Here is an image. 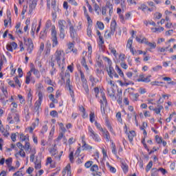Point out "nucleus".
<instances>
[{
	"instance_id": "2f4dec72",
	"label": "nucleus",
	"mask_w": 176,
	"mask_h": 176,
	"mask_svg": "<svg viewBox=\"0 0 176 176\" xmlns=\"http://www.w3.org/2000/svg\"><path fill=\"white\" fill-rule=\"evenodd\" d=\"M31 72H28L26 75V80L25 83L26 85H30V82H31V80L32 79V77H31Z\"/></svg>"
},
{
	"instance_id": "6e6552de",
	"label": "nucleus",
	"mask_w": 176,
	"mask_h": 176,
	"mask_svg": "<svg viewBox=\"0 0 176 176\" xmlns=\"http://www.w3.org/2000/svg\"><path fill=\"white\" fill-rule=\"evenodd\" d=\"M38 99L34 103V111L39 113V108H41V105H42V101L43 100V93L42 91H39L38 94Z\"/></svg>"
},
{
	"instance_id": "39448f33",
	"label": "nucleus",
	"mask_w": 176,
	"mask_h": 176,
	"mask_svg": "<svg viewBox=\"0 0 176 176\" xmlns=\"http://www.w3.org/2000/svg\"><path fill=\"white\" fill-rule=\"evenodd\" d=\"M70 76H71V74H69V72H66L65 74V76L62 77V80H64V81L66 80V86H67L69 89V94L71 97L74 98V97H75V95L74 94V87L71 85V80L69 79Z\"/></svg>"
},
{
	"instance_id": "393cba45",
	"label": "nucleus",
	"mask_w": 176,
	"mask_h": 176,
	"mask_svg": "<svg viewBox=\"0 0 176 176\" xmlns=\"http://www.w3.org/2000/svg\"><path fill=\"white\" fill-rule=\"evenodd\" d=\"M20 141L21 142H30V135H24L21 133L20 135Z\"/></svg>"
},
{
	"instance_id": "4c0bfd02",
	"label": "nucleus",
	"mask_w": 176,
	"mask_h": 176,
	"mask_svg": "<svg viewBox=\"0 0 176 176\" xmlns=\"http://www.w3.org/2000/svg\"><path fill=\"white\" fill-rule=\"evenodd\" d=\"M94 8L95 12H96L98 14H100V12H101V8H100V6L95 3L94 5Z\"/></svg>"
},
{
	"instance_id": "7ed1b4c3",
	"label": "nucleus",
	"mask_w": 176,
	"mask_h": 176,
	"mask_svg": "<svg viewBox=\"0 0 176 176\" xmlns=\"http://www.w3.org/2000/svg\"><path fill=\"white\" fill-rule=\"evenodd\" d=\"M54 56L59 68L64 69V64H65V53H64V51L58 50Z\"/></svg>"
},
{
	"instance_id": "09e8293b",
	"label": "nucleus",
	"mask_w": 176,
	"mask_h": 176,
	"mask_svg": "<svg viewBox=\"0 0 176 176\" xmlns=\"http://www.w3.org/2000/svg\"><path fill=\"white\" fill-rule=\"evenodd\" d=\"M132 45H133V39L129 38L126 43V47H128V49H131Z\"/></svg>"
},
{
	"instance_id": "338daca9",
	"label": "nucleus",
	"mask_w": 176,
	"mask_h": 176,
	"mask_svg": "<svg viewBox=\"0 0 176 176\" xmlns=\"http://www.w3.org/2000/svg\"><path fill=\"white\" fill-rule=\"evenodd\" d=\"M98 28L100 30H104V23L102 22L98 21L97 22Z\"/></svg>"
},
{
	"instance_id": "f8f14e48",
	"label": "nucleus",
	"mask_w": 176,
	"mask_h": 176,
	"mask_svg": "<svg viewBox=\"0 0 176 176\" xmlns=\"http://www.w3.org/2000/svg\"><path fill=\"white\" fill-rule=\"evenodd\" d=\"M67 24L69 25L70 36L73 39H75V38H76V30H75V28L72 24V22L71 21V20L69 19L67 20Z\"/></svg>"
},
{
	"instance_id": "4be33fe9",
	"label": "nucleus",
	"mask_w": 176,
	"mask_h": 176,
	"mask_svg": "<svg viewBox=\"0 0 176 176\" xmlns=\"http://www.w3.org/2000/svg\"><path fill=\"white\" fill-rule=\"evenodd\" d=\"M102 133L107 142H109V140H111V135L109 134V132L107 129H104Z\"/></svg>"
},
{
	"instance_id": "603ef678",
	"label": "nucleus",
	"mask_w": 176,
	"mask_h": 176,
	"mask_svg": "<svg viewBox=\"0 0 176 176\" xmlns=\"http://www.w3.org/2000/svg\"><path fill=\"white\" fill-rule=\"evenodd\" d=\"M60 31V34H59V36L60 39H64V38H65V30H59Z\"/></svg>"
},
{
	"instance_id": "de8ad7c7",
	"label": "nucleus",
	"mask_w": 176,
	"mask_h": 176,
	"mask_svg": "<svg viewBox=\"0 0 176 176\" xmlns=\"http://www.w3.org/2000/svg\"><path fill=\"white\" fill-rule=\"evenodd\" d=\"M147 46H148L151 49H155L156 48V43H147Z\"/></svg>"
},
{
	"instance_id": "9b49d317",
	"label": "nucleus",
	"mask_w": 176,
	"mask_h": 176,
	"mask_svg": "<svg viewBox=\"0 0 176 176\" xmlns=\"http://www.w3.org/2000/svg\"><path fill=\"white\" fill-rule=\"evenodd\" d=\"M25 45L26 46V50L31 54L32 50H34V43L31 38L24 39Z\"/></svg>"
},
{
	"instance_id": "c03bdc74",
	"label": "nucleus",
	"mask_w": 176,
	"mask_h": 176,
	"mask_svg": "<svg viewBox=\"0 0 176 176\" xmlns=\"http://www.w3.org/2000/svg\"><path fill=\"white\" fill-rule=\"evenodd\" d=\"M46 47H47L46 54H50V47H52V44L50 43V41H48L47 42Z\"/></svg>"
},
{
	"instance_id": "bb28decb",
	"label": "nucleus",
	"mask_w": 176,
	"mask_h": 176,
	"mask_svg": "<svg viewBox=\"0 0 176 176\" xmlns=\"http://www.w3.org/2000/svg\"><path fill=\"white\" fill-rule=\"evenodd\" d=\"M138 10H142L144 13L148 14V6L145 4H142L140 7H138Z\"/></svg>"
},
{
	"instance_id": "412c9836",
	"label": "nucleus",
	"mask_w": 176,
	"mask_h": 176,
	"mask_svg": "<svg viewBox=\"0 0 176 176\" xmlns=\"http://www.w3.org/2000/svg\"><path fill=\"white\" fill-rule=\"evenodd\" d=\"M30 74L31 72H33L34 75H35V76H36V78H40V75H39V70L36 69L35 68V66L34 65V64L31 65V69L30 71Z\"/></svg>"
},
{
	"instance_id": "9d476101",
	"label": "nucleus",
	"mask_w": 176,
	"mask_h": 176,
	"mask_svg": "<svg viewBox=\"0 0 176 176\" xmlns=\"http://www.w3.org/2000/svg\"><path fill=\"white\" fill-rule=\"evenodd\" d=\"M80 75L81 82L82 83V87L84 88L86 94H89V85H87V80L86 79V77H85V74H83V72L80 71Z\"/></svg>"
},
{
	"instance_id": "8fccbe9b",
	"label": "nucleus",
	"mask_w": 176,
	"mask_h": 176,
	"mask_svg": "<svg viewBox=\"0 0 176 176\" xmlns=\"http://www.w3.org/2000/svg\"><path fill=\"white\" fill-rule=\"evenodd\" d=\"M95 126L98 130H100V131H102L104 129H102V126H101V124L98 123L97 121L95 122Z\"/></svg>"
},
{
	"instance_id": "b1692460",
	"label": "nucleus",
	"mask_w": 176,
	"mask_h": 176,
	"mask_svg": "<svg viewBox=\"0 0 176 176\" xmlns=\"http://www.w3.org/2000/svg\"><path fill=\"white\" fill-rule=\"evenodd\" d=\"M28 104L30 108H32V93L31 92V89H30L28 94Z\"/></svg>"
},
{
	"instance_id": "3c124183",
	"label": "nucleus",
	"mask_w": 176,
	"mask_h": 176,
	"mask_svg": "<svg viewBox=\"0 0 176 176\" xmlns=\"http://www.w3.org/2000/svg\"><path fill=\"white\" fill-rule=\"evenodd\" d=\"M35 30H36V23H34L32 24L31 34L34 35L35 34Z\"/></svg>"
},
{
	"instance_id": "680f3d73",
	"label": "nucleus",
	"mask_w": 176,
	"mask_h": 176,
	"mask_svg": "<svg viewBox=\"0 0 176 176\" xmlns=\"http://www.w3.org/2000/svg\"><path fill=\"white\" fill-rule=\"evenodd\" d=\"M155 141H156V142H157L158 144H162V142H163V138L159 137V135H156V136H155Z\"/></svg>"
},
{
	"instance_id": "c9c22d12",
	"label": "nucleus",
	"mask_w": 176,
	"mask_h": 176,
	"mask_svg": "<svg viewBox=\"0 0 176 176\" xmlns=\"http://www.w3.org/2000/svg\"><path fill=\"white\" fill-rule=\"evenodd\" d=\"M162 80L168 82V85H174V81L170 77H164Z\"/></svg>"
},
{
	"instance_id": "cd10ccee",
	"label": "nucleus",
	"mask_w": 176,
	"mask_h": 176,
	"mask_svg": "<svg viewBox=\"0 0 176 176\" xmlns=\"http://www.w3.org/2000/svg\"><path fill=\"white\" fill-rule=\"evenodd\" d=\"M116 118L119 123L123 124V120L122 119V113H120V111H118L116 113Z\"/></svg>"
},
{
	"instance_id": "423d86ee",
	"label": "nucleus",
	"mask_w": 176,
	"mask_h": 176,
	"mask_svg": "<svg viewBox=\"0 0 176 176\" xmlns=\"http://www.w3.org/2000/svg\"><path fill=\"white\" fill-rule=\"evenodd\" d=\"M118 28V24L116 23V21H113L111 23L110 30H106L104 33V38L106 39H109L111 36L115 35V31Z\"/></svg>"
},
{
	"instance_id": "49530a36",
	"label": "nucleus",
	"mask_w": 176,
	"mask_h": 176,
	"mask_svg": "<svg viewBox=\"0 0 176 176\" xmlns=\"http://www.w3.org/2000/svg\"><path fill=\"white\" fill-rule=\"evenodd\" d=\"M51 5H52V8L54 9V10L55 12L57 11V10H58V8H57V5L56 4V0H53V1H52Z\"/></svg>"
},
{
	"instance_id": "bf43d9fd",
	"label": "nucleus",
	"mask_w": 176,
	"mask_h": 176,
	"mask_svg": "<svg viewBox=\"0 0 176 176\" xmlns=\"http://www.w3.org/2000/svg\"><path fill=\"white\" fill-rule=\"evenodd\" d=\"M168 47H170V45L166 47H159L158 51L161 53H164V52H167V49H168Z\"/></svg>"
},
{
	"instance_id": "f3484780",
	"label": "nucleus",
	"mask_w": 176,
	"mask_h": 176,
	"mask_svg": "<svg viewBox=\"0 0 176 176\" xmlns=\"http://www.w3.org/2000/svg\"><path fill=\"white\" fill-rule=\"evenodd\" d=\"M151 78H152L151 75H148L145 77L144 75H140L138 79V82H144L145 83H149L151 82Z\"/></svg>"
},
{
	"instance_id": "dca6fc26",
	"label": "nucleus",
	"mask_w": 176,
	"mask_h": 176,
	"mask_svg": "<svg viewBox=\"0 0 176 176\" xmlns=\"http://www.w3.org/2000/svg\"><path fill=\"white\" fill-rule=\"evenodd\" d=\"M63 176H65L67 174V176H72V171L71 170V164H68L66 167L63 169L62 171Z\"/></svg>"
},
{
	"instance_id": "72a5a7b5",
	"label": "nucleus",
	"mask_w": 176,
	"mask_h": 176,
	"mask_svg": "<svg viewBox=\"0 0 176 176\" xmlns=\"http://www.w3.org/2000/svg\"><path fill=\"white\" fill-rule=\"evenodd\" d=\"M82 148H83V151H89L90 149H93V147L87 144L86 142H84V143H82Z\"/></svg>"
},
{
	"instance_id": "774afa93",
	"label": "nucleus",
	"mask_w": 176,
	"mask_h": 176,
	"mask_svg": "<svg viewBox=\"0 0 176 176\" xmlns=\"http://www.w3.org/2000/svg\"><path fill=\"white\" fill-rule=\"evenodd\" d=\"M69 159L71 162V163H74V152L72 151L69 155Z\"/></svg>"
},
{
	"instance_id": "c85d7f7f",
	"label": "nucleus",
	"mask_w": 176,
	"mask_h": 176,
	"mask_svg": "<svg viewBox=\"0 0 176 176\" xmlns=\"http://www.w3.org/2000/svg\"><path fill=\"white\" fill-rule=\"evenodd\" d=\"M163 106L162 105H157V107L155 108L154 111L157 115H160L162 116V114H160V112L162 111V109H163Z\"/></svg>"
},
{
	"instance_id": "6ab92c4d",
	"label": "nucleus",
	"mask_w": 176,
	"mask_h": 176,
	"mask_svg": "<svg viewBox=\"0 0 176 176\" xmlns=\"http://www.w3.org/2000/svg\"><path fill=\"white\" fill-rule=\"evenodd\" d=\"M0 131L3 134V137L8 138L9 137V132L5 128H3V125H2V121L0 120Z\"/></svg>"
},
{
	"instance_id": "4468645a",
	"label": "nucleus",
	"mask_w": 176,
	"mask_h": 176,
	"mask_svg": "<svg viewBox=\"0 0 176 176\" xmlns=\"http://www.w3.org/2000/svg\"><path fill=\"white\" fill-rule=\"evenodd\" d=\"M87 54V52H82V59L81 60V65H82V67H84V68L86 71V73L89 74L90 69H89V66H87V64L86 63V58H85V56Z\"/></svg>"
},
{
	"instance_id": "6e6d98bb",
	"label": "nucleus",
	"mask_w": 176,
	"mask_h": 176,
	"mask_svg": "<svg viewBox=\"0 0 176 176\" xmlns=\"http://www.w3.org/2000/svg\"><path fill=\"white\" fill-rule=\"evenodd\" d=\"M46 38V30L42 31L40 33V38L45 39Z\"/></svg>"
},
{
	"instance_id": "2eb2a0df",
	"label": "nucleus",
	"mask_w": 176,
	"mask_h": 176,
	"mask_svg": "<svg viewBox=\"0 0 176 176\" xmlns=\"http://www.w3.org/2000/svg\"><path fill=\"white\" fill-rule=\"evenodd\" d=\"M107 71L110 78H113V76L115 78H119V76L118 75V74H116V72H115V69H113V67H112V65L109 66Z\"/></svg>"
},
{
	"instance_id": "a18cd8bd",
	"label": "nucleus",
	"mask_w": 176,
	"mask_h": 176,
	"mask_svg": "<svg viewBox=\"0 0 176 176\" xmlns=\"http://www.w3.org/2000/svg\"><path fill=\"white\" fill-rule=\"evenodd\" d=\"M152 166H153V162L150 161L146 168V173H148V171H149L151 168H152Z\"/></svg>"
},
{
	"instance_id": "69168bd1",
	"label": "nucleus",
	"mask_w": 176,
	"mask_h": 176,
	"mask_svg": "<svg viewBox=\"0 0 176 176\" xmlns=\"http://www.w3.org/2000/svg\"><path fill=\"white\" fill-rule=\"evenodd\" d=\"M91 171H94V173L98 171V166L96 164L92 166V167L91 168Z\"/></svg>"
},
{
	"instance_id": "e2e57ef3",
	"label": "nucleus",
	"mask_w": 176,
	"mask_h": 176,
	"mask_svg": "<svg viewBox=\"0 0 176 176\" xmlns=\"http://www.w3.org/2000/svg\"><path fill=\"white\" fill-rule=\"evenodd\" d=\"M140 97V94H133L132 98L133 101H138V98Z\"/></svg>"
},
{
	"instance_id": "58836bf2",
	"label": "nucleus",
	"mask_w": 176,
	"mask_h": 176,
	"mask_svg": "<svg viewBox=\"0 0 176 176\" xmlns=\"http://www.w3.org/2000/svg\"><path fill=\"white\" fill-rule=\"evenodd\" d=\"M95 119H96V114L94 113V112L91 111V113L89 114V120H90L91 123H94Z\"/></svg>"
},
{
	"instance_id": "79ce46f5",
	"label": "nucleus",
	"mask_w": 176,
	"mask_h": 176,
	"mask_svg": "<svg viewBox=\"0 0 176 176\" xmlns=\"http://www.w3.org/2000/svg\"><path fill=\"white\" fill-rule=\"evenodd\" d=\"M153 32H162V31H164V28L163 27H160V28H152L151 29Z\"/></svg>"
},
{
	"instance_id": "e433bc0d",
	"label": "nucleus",
	"mask_w": 176,
	"mask_h": 176,
	"mask_svg": "<svg viewBox=\"0 0 176 176\" xmlns=\"http://www.w3.org/2000/svg\"><path fill=\"white\" fill-rule=\"evenodd\" d=\"M116 71L118 72V75H120V76H121L122 78L124 76V74L123 73V71H122V69H120V67H119V66L118 65L116 66Z\"/></svg>"
},
{
	"instance_id": "473e14b6",
	"label": "nucleus",
	"mask_w": 176,
	"mask_h": 176,
	"mask_svg": "<svg viewBox=\"0 0 176 176\" xmlns=\"http://www.w3.org/2000/svg\"><path fill=\"white\" fill-rule=\"evenodd\" d=\"M23 149H25V152H30V150L31 149V144H30V142H26L25 143Z\"/></svg>"
},
{
	"instance_id": "0eeeda50",
	"label": "nucleus",
	"mask_w": 176,
	"mask_h": 176,
	"mask_svg": "<svg viewBox=\"0 0 176 176\" xmlns=\"http://www.w3.org/2000/svg\"><path fill=\"white\" fill-rule=\"evenodd\" d=\"M88 135L96 142H100V141H101V138H100L98 134H97V133H96V131H94L93 128H91L90 126H88Z\"/></svg>"
},
{
	"instance_id": "a211bd4d",
	"label": "nucleus",
	"mask_w": 176,
	"mask_h": 176,
	"mask_svg": "<svg viewBox=\"0 0 176 176\" xmlns=\"http://www.w3.org/2000/svg\"><path fill=\"white\" fill-rule=\"evenodd\" d=\"M58 27L59 30H65V27H67V21L65 20H59L58 22Z\"/></svg>"
},
{
	"instance_id": "f704fd0d",
	"label": "nucleus",
	"mask_w": 176,
	"mask_h": 176,
	"mask_svg": "<svg viewBox=\"0 0 176 176\" xmlns=\"http://www.w3.org/2000/svg\"><path fill=\"white\" fill-rule=\"evenodd\" d=\"M74 43H69L68 44V52H73V53H76V50H74Z\"/></svg>"
},
{
	"instance_id": "c756f323",
	"label": "nucleus",
	"mask_w": 176,
	"mask_h": 176,
	"mask_svg": "<svg viewBox=\"0 0 176 176\" xmlns=\"http://www.w3.org/2000/svg\"><path fill=\"white\" fill-rule=\"evenodd\" d=\"M15 156L16 157H19V156H21V157H25V152H24V149L20 150L15 154Z\"/></svg>"
},
{
	"instance_id": "7c9ffc66",
	"label": "nucleus",
	"mask_w": 176,
	"mask_h": 176,
	"mask_svg": "<svg viewBox=\"0 0 176 176\" xmlns=\"http://www.w3.org/2000/svg\"><path fill=\"white\" fill-rule=\"evenodd\" d=\"M135 137V131H130L129 134L128 135V138L130 141V142H133V138Z\"/></svg>"
},
{
	"instance_id": "20e7f679",
	"label": "nucleus",
	"mask_w": 176,
	"mask_h": 176,
	"mask_svg": "<svg viewBox=\"0 0 176 176\" xmlns=\"http://www.w3.org/2000/svg\"><path fill=\"white\" fill-rule=\"evenodd\" d=\"M12 113L10 114H8V116L7 118V120L10 124H17L19 122H20V116L16 112V109H12Z\"/></svg>"
},
{
	"instance_id": "052dcab7",
	"label": "nucleus",
	"mask_w": 176,
	"mask_h": 176,
	"mask_svg": "<svg viewBox=\"0 0 176 176\" xmlns=\"http://www.w3.org/2000/svg\"><path fill=\"white\" fill-rule=\"evenodd\" d=\"M162 68H163L162 66L157 65V66L153 67V71H154V72H157L160 71V69H162Z\"/></svg>"
},
{
	"instance_id": "ddd939ff",
	"label": "nucleus",
	"mask_w": 176,
	"mask_h": 176,
	"mask_svg": "<svg viewBox=\"0 0 176 176\" xmlns=\"http://www.w3.org/2000/svg\"><path fill=\"white\" fill-rule=\"evenodd\" d=\"M50 153H51L52 156H53L54 157V159H56V160H58L59 162V160H60V159H61V156L63 155V151H61L58 154V151H57V150L54 147V148H51Z\"/></svg>"
},
{
	"instance_id": "864d4df0",
	"label": "nucleus",
	"mask_w": 176,
	"mask_h": 176,
	"mask_svg": "<svg viewBox=\"0 0 176 176\" xmlns=\"http://www.w3.org/2000/svg\"><path fill=\"white\" fill-rule=\"evenodd\" d=\"M18 98H19V101L21 104H25V99H24V97H23V96L19 94Z\"/></svg>"
},
{
	"instance_id": "aec40b11",
	"label": "nucleus",
	"mask_w": 176,
	"mask_h": 176,
	"mask_svg": "<svg viewBox=\"0 0 176 176\" xmlns=\"http://www.w3.org/2000/svg\"><path fill=\"white\" fill-rule=\"evenodd\" d=\"M38 2V0H31L29 4L30 10L29 12L31 13L32 12V10L36 8V3Z\"/></svg>"
},
{
	"instance_id": "f257e3e1",
	"label": "nucleus",
	"mask_w": 176,
	"mask_h": 176,
	"mask_svg": "<svg viewBox=\"0 0 176 176\" xmlns=\"http://www.w3.org/2000/svg\"><path fill=\"white\" fill-rule=\"evenodd\" d=\"M51 30V39L52 42V47H56L58 45V40L57 39V30H56V26L52 25L50 21H47L45 23V31L47 30Z\"/></svg>"
},
{
	"instance_id": "5701e85b",
	"label": "nucleus",
	"mask_w": 176,
	"mask_h": 176,
	"mask_svg": "<svg viewBox=\"0 0 176 176\" xmlns=\"http://www.w3.org/2000/svg\"><path fill=\"white\" fill-rule=\"evenodd\" d=\"M122 93H123V90L122 89H118L116 98H117V101H118V104H122Z\"/></svg>"
},
{
	"instance_id": "ea45409f",
	"label": "nucleus",
	"mask_w": 176,
	"mask_h": 176,
	"mask_svg": "<svg viewBox=\"0 0 176 176\" xmlns=\"http://www.w3.org/2000/svg\"><path fill=\"white\" fill-rule=\"evenodd\" d=\"M111 152L116 157H119V156H118V151H116V146L113 143H112Z\"/></svg>"
},
{
	"instance_id": "1a4fd4ad",
	"label": "nucleus",
	"mask_w": 176,
	"mask_h": 176,
	"mask_svg": "<svg viewBox=\"0 0 176 176\" xmlns=\"http://www.w3.org/2000/svg\"><path fill=\"white\" fill-rule=\"evenodd\" d=\"M107 9H109V16H112V13H113V6L110 3L109 1H107L106 3V6L102 8V14H103V16H104V14H107Z\"/></svg>"
},
{
	"instance_id": "5fc2aeb1",
	"label": "nucleus",
	"mask_w": 176,
	"mask_h": 176,
	"mask_svg": "<svg viewBox=\"0 0 176 176\" xmlns=\"http://www.w3.org/2000/svg\"><path fill=\"white\" fill-rule=\"evenodd\" d=\"M1 91L4 95V97H6V98H8V89H6V88L5 87H2L1 88Z\"/></svg>"
},
{
	"instance_id": "4d7b16f0",
	"label": "nucleus",
	"mask_w": 176,
	"mask_h": 176,
	"mask_svg": "<svg viewBox=\"0 0 176 176\" xmlns=\"http://www.w3.org/2000/svg\"><path fill=\"white\" fill-rule=\"evenodd\" d=\"M12 157H10L6 160V164L7 165V167L12 166Z\"/></svg>"
},
{
	"instance_id": "f03ea898",
	"label": "nucleus",
	"mask_w": 176,
	"mask_h": 176,
	"mask_svg": "<svg viewBox=\"0 0 176 176\" xmlns=\"http://www.w3.org/2000/svg\"><path fill=\"white\" fill-rule=\"evenodd\" d=\"M94 93L96 94V97L98 98V94H100V111L102 112V115H105V107H107L108 102L107 101V98L105 97V94L104 91H100L98 87L94 88Z\"/></svg>"
},
{
	"instance_id": "13d9d810",
	"label": "nucleus",
	"mask_w": 176,
	"mask_h": 176,
	"mask_svg": "<svg viewBox=\"0 0 176 176\" xmlns=\"http://www.w3.org/2000/svg\"><path fill=\"white\" fill-rule=\"evenodd\" d=\"M14 81L15 82L16 85H18L19 87H21V82H20V80H19V78H14Z\"/></svg>"
},
{
	"instance_id": "a19ab883",
	"label": "nucleus",
	"mask_w": 176,
	"mask_h": 176,
	"mask_svg": "<svg viewBox=\"0 0 176 176\" xmlns=\"http://www.w3.org/2000/svg\"><path fill=\"white\" fill-rule=\"evenodd\" d=\"M124 173H127L129 171V166L126 163H122L121 166Z\"/></svg>"
},
{
	"instance_id": "37998d69",
	"label": "nucleus",
	"mask_w": 176,
	"mask_h": 176,
	"mask_svg": "<svg viewBox=\"0 0 176 176\" xmlns=\"http://www.w3.org/2000/svg\"><path fill=\"white\" fill-rule=\"evenodd\" d=\"M103 60H104V61L107 63L109 67H111L112 65V61L111 60V59H109V58H108L107 56H104Z\"/></svg>"
},
{
	"instance_id": "0e129e2a",
	"label": "nucleus",
	"mask_w": 176,
	"mask_h": 176,
	"mask_svg": "<svg viewBox=\"0 0 176 176\" xmlns=\"http://www.w3.org/2000/svg\"><path fill=\"white\" fill-rule=\"evenodd\" d=\"M34 164H35V168L36 170H39V168H41V167H42V164H41L40 162H34Z\"/></svg>"
},
{
	"instance_id": "a878e982",
	"label": "nucleus",
	"mask_w": 176,
	"mask_h": 176,
	"mask_svg": "<svg viewBox=\"0 0 176 176\" xmlns=\"http://www.w3.org/2000/svg\"><path fill=\"white\" fill-rule=\"evenodd\" d=\"M115 5L120 4V6L122 9L126 8V0H114Z\"/></svg>"
}]
</instances>
